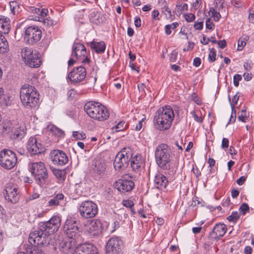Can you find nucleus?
<instances>
[{
    "label": "nucleus",
    "instance_id": "1",
    "mask_svg": "<svg viewBox=\"0 0 254 254\" xmlns=\"http://www.w3.org/2000/svg\"><path fill=\"white\" fill-rule=\"evenodd\" d=\"M156 163L161 169L169 171L172 174L176 172V167L173 163V154L171 148L166 144L157 146L155 150Z\"/></svg>",
    "mask_w": 254,
    "mask_h": 254
},
{
    "label": "nucleus",
    "instance_id": "2",
    "mask_svg": "<svg viewBox=\"0 0 254 254\" xmlns=\"http://www.w3.org/2000/svg\"><path fill=\"white\" fill-rule=\"evenodd\" d=\"M174 116V111L170 106H166L158 110L154 119L156 128L160 130L169 129L171 126Z\"/></svg>",
    "mask_w": 254,
    "mask_h": 254
},
{
    "label": "nucleus",
    "instance_id": "3",
    "mask_svg": "<svg viewBox=\"0 0 254 254\" xmlns=\"http://www.w3.org/2000/svg\"><path fill=\"white\" fill-rule=\"evenodd\" d=\"M84 110L91 119L98 121H104L110 116L108 110L100 103L90 101L84 106Z\"/></svg>",
    "mask_w": 254,
    "mask_h": 254
},
{
    "label": "nucleus",
    "instance_id": "4",
    "mask_svg": "<svg viewBox=\"0 0 254 254\" xmlns=\"http://www.w3.org/2000/svg\"><path fill=\"white\" fill-rule=\"evenodd\" d=\"M20 100L26 107L34 108L39 103V94L36 89L29 84L23 85L20 89Z\"/></svg>",
    "mask_w": 254,
    "mask_h": 254
},
{
    "label": "nucleus",
    "instance_id": "5",
    "mask_svg": "<svg viewBox=\"0 0 254 254\" xmlns=\"http://www.w3.org/2000/svg\"><path fill=\"white\" fill-rule=\"evenodd\" d=\"M29 170L37 184L42 186L45 185L48 180V173L44 163L36 162L30 163Z\"/></svg>",
    "mask_w": 254,
    "mask_h": 254
},
{
    "label": "nucleus",
    "instance_id": "6",
    "mask_svg": "<svg viewBox=\"0 0 254 254\" xmlns=\"http://www.w3.org/2000/svg\"><path fill=\"white\" fill-rule=\"evenodd\" d=\"M20 56L22 61L30 67H38L41 64V55L32 48L24 47L21 49Z\"/></svg>",
    "mask_w": 254,
    "mask_h": 254
},
{
    "label": "nucleus",
    "instance_id": "7",
    "mask_svg": "<svg viewBox=\"0 0 254 254\" xmlns=\"http://www.w3.org/2000/svg\"><path fill=\"white\" fill-rule=\"evenodd\" d=\"M133 152L130 147H125L122 149L116 155L114 166L116 170H119L127 166L130 159L131 158Z\"/></svg>",
    "mask_w": 254,
    "mask_h": 254
},
{
    "label": "nucleus",
    "instance_id": "8",
    "mask_svg": "<svg viewBox=\"0 0 254 254\" xmlns=\"http://www.w3.org/2000/svg\"><path fill=\"white\" fill-rule=\"evenodd\" d=\"M89 53L86 50L84 45L79 43L73 44L72 48L71 57L83 64H88Z\"/></svg>",
    "mask_w": 254,
    "mask_h": 254
},
{
    "label": "nucleus",
    "instance_id": "9",
    "mask_svg": "<svg viewBox=\"0 0 254 254\" xmlns=\"http://www.w3.org/2000/svg\"><path fill=\"white\" fill-rule=\"evenodd\" d=\"M61 218L59 216H53L49 221L42 222L39 224V228L48 234V236L57 232L61 226Z\"/></svg>",
    "mask_w": 254,
    "mask_h": 254
},
{
    "label": "nucleus",
    "instance_id": "10",
    "mask_svg": "<svg viewBox=\"0 0 254 254\" xmlns=\"http://www.w3.org/2000/svg\"><path fill=\"white\" fill-rule=\"evenodd\" d=\"M78 210L80 215L85 218L94 217L98 212L97 204L89 200L84 201L80 204Z\"/></svg>",
    "mask_w": 254,
    "mask_h": 254
},
{
    "label": "nucleus",
    "instance_id": "11",
    "mask_svg": "<svg viewBox=\"0 0 254 254\" xmlns=\"http://www.w3.org/2000/svg\"><path fill=\"white\" fill-rule=\"evenodd\" d=\"M17 162L15 154L12 151L4 149L0 152V165L6 169L14 167Z\"/></svg>",
    "mask_w": 254,
    "mask_h": 254
},
{
    "label": "nucleus",
    "instance_id": "12",
    "mask_svg": "<svg viewBox=\"0 0 254 254\" xmlns=\"http://www.w3.org/2000/svg\"><path fill=\"white\" fill-rule=\"evenodd\" d=\"M64 232L69 238L75 239L80 235V231L77 221L71 217H68L64 225Z\"/></svg>",
    "mask_w": 254,
    "mask_h": 254
},
{
    "label": "nucleus",
    "instance_id": "13",
    "mask_svg": "<svg viewBox=\"0 0 254 254\" xmlns=\"http://www.w3.org/2000/svg\"><path fill=\"white\" fill-rule=\"evenodd\" d=\"M48 236L44 230H42L38 227V230L30 234L28 241L32 245L43 246L45 244L49 243Z\"/></svg>",
    "mask_w": 254,
    "mask_h": 254
},
{
    "label": "nucleus",
    "instance_id": "14",
    "mask_svg": "<svg viewBox=\"0 0 254 254\" xmlns=\"http://www.w3.org/2000/svg\"><path fill=\"white\" fill-rule=\"evenodd\" d=\"M42 31L36 26H29L26 29L24 40L29 44H33L38 42L41 38Z\"/></svg>",
    "mask_w": 254,
    "mask_h": 254
},
{
    "label": "nucleus",
    "instance_id": "15",
    "mask_svg": "<svg viewBox=\"0 0 254 254\" xmlns=\"http://www.w3.org/2000/svg\"><path fill=\"white\" fill-rule=\"evenodd\" d=\"M123 247V241L117 237H113L107 244V254H118Z\"/></svg>",
    "mask_w": 254,
    "mask_h": 254
},
{
    "label": "nucleus",
    "instance_id": "16",
    "mask_svg": "<svg viewBox=\"0 0 254 254\" xmlns=\"http://www.w3.org/2000/svg\"><path fill=\"white\" fill-rule=\"evenodd\" d=\"M86 75V70L84 67L80 66L74 68L68 74V78L73 83L82 81Z\"/></svg>",
    "mask_w": 254,
    "mask_h": 254
},
{
    "label": "nucleus",
    "instance_id": "17",
    "mask_svg": "<svg viewBox=\"0 0 254 254\" xmlns=\"http://www.w3.org/2000/svg\"><path fill=\"white\" fill-rule=\"evenodd\" d=\"M5 190V198L13 203H16L19 197L18 188L16 185L8 184L7 185Z\"/></svg>",
    "mask_w": 254,
    "mask_h": 254
},
{
    "label": "nucleus",
    "instance_id": "18",
    "mask_svg": "<svg viewBox=\"0 0 254 254\" xmlns=\"http://www.w3.org/2000/svg\"><path fill=\"white\" fill-rule=\"evenodd\" d=\"M27 148L32 155L41 153L44 151V148L38 139L35 136L29 138L27 144Z\"/></svg>",
    "mask_w": 254,
    "mask_h": 254
},
{
    "label": "nucleus",
    "instance_id": "19",
    "mask_svg": "<svg viewBox=\"0 0 254 254\" xmlns=\"http://www.w3.org/2000/svg\"><path fill=\"white\" fill-rule=\"evenodd\" d=\"M76 245L75 239L68 238L63 240L61 242L59 249L63 254H69L75 251Z\"/></svg>",
    "mask_w": 254,
    "mask_h": 254
},
{
    "label": "nucleus",
    "instance_id": "20",
    "mask_svg": "<svg viewBox=\"0 0 254 254\" xmlns=\"http://www.w3.org/2000/svg\"><path fill=\"white\" fill-rule=\"evenodd\" d=\"M51 158L54 164L64 165L67 163L68 159L66 154L63 151L55 150L51 153Z\"/></svg>",
    "mask_w": 254,
    "mask_h": 254
},
{
    "label": "nucleus",
    "instance_id": "21",
    "mask_svg": "<svg viewBox=\"0 0 254 254\" xmlns=\"http://www.w3.org/2000/svg\"><path fill=\"white\" fill-rule=\"evenodd\" d=\"M102 224L98 220H93L85 225V231L91 235L95 236L102 232Z\"/></svg>",
    "mask_w": 254,
    "mask_h": 254
},
{
    "label": "nucleus",
    "instance_id": "22",
    "mask_svg": "<svg viewBox=\"0 0 254 254\" xmlns=\"http://www.w3.org/2000/svg\"><path fill=\"white\" fill-rule=\"evenodd\" d=\"M73 254H98L97 249L91 244L85 243L78 246Z\"/></svg>",
    "mask_w": 254,
    "mask_h": 254
},
{
    "label": "nucleus",
    "instance_id": "23",
    "mask_svg": "<svg viewBox=\"0 0 254 254\" xmlns=\"http://www.w3.org/2000/svg\"><path fill=\"white\" fill-rule=\"evenodd\" d=\"M134 186L133 181L124 179H119L115 184V188L123 193L130 191Z\"/></svg>",
    "mask_w": 254,
    "mask_h": 254
},
{
    "label": "nucleus",
    "instance_id": "24",
    "mask_svg": "<svg viewBox=\"0 0 254 254\" xmlns=\"http://www.w3.org/2000/svg\"><path fill=\"white\" fill-rule=\"evenodd\" d=\"M106 164L104 163H96L93 168L91 175L93 178L96 181L101 179L105 175Z\"/></svg>",
    "mask_w": 254,
    "mask_h": 254
},
{
    "label": "nucleus",
    "instance_id": "25",
    "mask_svg": "<svg viewBox=\"0 0 254 254\" xmlns=\"http://www.w3.org/2000/svg\"><path fill=\"white\" fill-rule=\"evenodd\" d=\"M130 160V165L132 169L136 172L139 171L144 165V159L139 154L132 155Z\"/></svg>",
    "mask_w": 254,
    "mask_h": 254
},
{
    "label": "nucleus",
    "instance_id": "26",
    "mask_svg": "<svg viewBox=\"0 0 254 254\" xmlns=\"http://www.w3.org/2000/svg\"><path fill=\"white\" fill-rule=\"evenodd\" d=\"M154 182L156 187L159 189H165L168 183L167 178L160 173L156 175Z\"/></svg>",
    "mask_w": 254,
    "mask_h": 254
},
{
    "label": "nucleus",
    "instance_id": "27",
    "mask_svg": "<svg viewBox=\"0 0 254 254\" xmlns=\"http://www.w3.org/2000/svg\"><path fill=\"white\" fill-rule=\"evenodd\" d=\"M10 19L4 16L0 15V33L7 34L10 29Z\"/></svg>",
    "mask_w": 254,
    "mask_h": 254
},
{
    "label": "nucleus",
    "instance_id": "28",
    "mask_svg": "<svg viewBox=\"0 0 254 254\" xmlns=\"http://www.w3.org/2000/svg\"><path fill=\"white\" fill-rule=\"evenodd\" d=\"M227 230V227L224 224H216L213 228V234L216 238L223 237Z\"/></svg>",
    "mask_w": 254,
    "mask_h": 254
},
{
    "label": "nucleus",
    "instance_id": "29",
    "mask_svg": "<svg viewBox=\"0 0 254 254\" xmlns=\"http://www.w3.org/2000/svg\"><path fill=\"white\" fill-rule=\"evenodd\" d=\"M12 123L8 120H5L0 124V132L2 133H7L12 131L13 128Z\"/></svg>",
    "mask_w": 254,
    "mask_h": 254
},
{
    "label": "nucleus",
    "instance_id": "30",
    "mask_svg": "<svg viewBox=\"0 0 254 254\" xmlns=\"http://www.w3.org/2000/svg\"><path fill=\"white\" fill-rule=\"evenodd\" d=\"M90 47L97 53H103L105 50L106 45L104 42H92L90 43Z\"/></svg>",
    "mask_w": 254,
    "mask_h": 254
},
{
    "label": "nucleus",
    "instance_id": "31",
    "mask_svg": "<svg viewBox=\"0 0 254 254\" xmlns=\"http://www.w3.org/2000/svg\"><path fill=\"white\" fill-rule=\"evenodd\" d=\"M12 132L13 133V138L14 139H21L24 136L26 133L24 127H19V125H16L14 127V130L12 129Z\"/></svg>",
    "mask_w": 254,
    "mask_h": 254
},
{
    "label": "nucleus",
    "instance_id": "32",
    "mask_svg": "<svg viewBox=\"0 0 254 254\" xmlns=\"http://www.w3.org/2000/svg\"><path fill=\"white\" fill-rule=\"evenodd\" d=\"M64 195L62 193H59L51 199L48 202V206L55 207L60 204V202L63 200Z\"/></svg>",
    "mask_w": 254,
    "mask_h": 254
},
{
    "label": "nucleus",
    "instance_id": "33",
    "mask_svg": "<svg viewBox=\"0 0 254 254\" xmlns=\"http://www.w3.org/2000/svg\"><path fill=\"white\" fill-rule=\"evenodd\" d=\"M10 10L13 14H18L21 11L22 6L18 1L14 0L9 2Z\"/></svg>",
    "mask_w": 254,
    "mask_h": 254
},
{
    "label": "nucleus",
    "instance_id": "34",
    "mask_svg": "<svg viewBox=\"0 0 254 254\" xmlns=\"http://www.w3.org/2000/svg\"><path fill=\"white\" fill-rule=\"evenodd\" d=\"M47 128L48 130L56 136L58 137H62L64 136V133L63 130L54 125H48Z\"/></svg>",
    "mask_w": 254,
    "mask_h": 254
},
{
    "label": "nucleus",
    "instance_id": "35",
    "mask_svg": "<svg viewBox=\"0 0 254 254\" xmlns=\"http://www.w3.org/2000/svg\"><path fill=\"white\" fill-rule=\"evenodd\" d=\"M48 13L49 11L48 9L43 8L41 10H40L39 14L35 16L34 17L30 18V19L42 22L46 19L45 17L48 15Z\"/></svg>",
    "mask_w": 254,
    "mask_h": 254
},
{
    "label": "nucleus",
    "instance_id": "36",
    "mask_svg": "<svg viewBox=\"0 0 254 254\" xmlns=\"http://www.w3.org/2000/svg\"><path fill=\"white\" fill-rule=\"evenodd\" d=\"M188 5L186 3L179 0L177 2L175 10L177 15H180L184 11L188 10Z\"/></svg>",
    "mask_w": 254,
    "mask_h": 254
},
{
    "label": "nucleus",
    "instance_id": "37",
    "mask_svg": "<svg viewBox=\"0 0 254 254\" xmlns=\"http://www.w3.org/2000/svg\"><path fill=\"white\" fill-rule=\"evenodd\" d=\"M8 49V43L5 37L0 33V53H5Z\"/></svg>",
    "mask_w": 254,
    "mask_h": 254
},
{
    "label": "nucleus",
    "instance_id": "38",
    "mask_svg": "<svg viewBox=\"0 0 254 254\" xmlns=\"http://www.w3.org/2000/svg\"><path fill=\"white\" fill-rule=\"evenodd\" d=\"M126 124L125 122H120L117 125L112 128V132L116 133L118 131H122L126 128Z\"/></svg>",
    "mask_w": 254,
    "mask_h": 254
},
{
    "label": "nucleus",
    "instance_id": "39",
    "mask_svg": "<svg viewBox=\"0 0 254 254\" xmlns=\"http://www.w3.org/2000/svg\"><path fill=\"white\" fill-rule=\"evenodd\" d=\"M178 25L179 24L177 22H173L171 24L166 25L165 26V33L168 35L171 34V29L175 30Z\"/></svg>",
    "mask_w": 254,
    "mask_h": 254
},
{
    "label": "nucleus",
    "instance_id": "40",
    "mask_svg": "<svg viewBox=\"0 0 254 254\" xmlns=\"http://www.w3.org/2000/svg\"><path fill=\"white\" fill-rule=\"evenodd\" d=\"M53 172L57 179L60 180H64V179L65 172L64 170L55 169L53 170Z\"/></svg>",
    "mask_w": 254,
    "mask_h": 254
},
{
    "label": "nucleus",
    "instance_id": "41",
    "mask_svg": "<svg viewBox=\"0 0 254 254\" xmlns=\"http://www.w3.org/2000/svg\"><path fill=\"white\" fill-rule=\"evenodd\" d=\"M209 14L211 15L215 21H218L221 17L219 12H217L214 8L210 9Z\"/></svg>",
    "mask_w": 254,
    "mask_h": 254
},
{
    "label": "nucleus",
    "instance_id": "42",
    "mask_svg": "<svg viewBox=\"0 0 254 254\" xmlns=\"http://www.w3.org/2000/svg\"><path fill=\"white\" fill-rule=\"evenodd\" d=\"M239 217H240V215H239V213L238 212L236 211V212H232L231 215L227 217V219L229 221L235 222L238 220Z\"/></svg>",
    "mask_w": 254,
    "mask_h": 254
},
{
    "label": "nucleus",
    "instance_id": "43",
    "mask_svg": "<svg viewBox=\"0 0 254 254\" xmlns=\"http://www.w3.org/2000/svg\"><path fill=\"white\" fill-rule=\"evenodd\" d=\"M73 136L79 140H82L86 138V135L83 132H79L78 131H74L73 132Z\"/></svg>",
    "mask_w": 254,
    "mask_h": 254
},
{
    "label": "nucleus",
    "instance_id": "44",
    "mask_svg": "<svg viewBox=\"0 0 254 254\" xmlns=\"http://www.w3.org/2000/svg\"><path fill=\"white\" fill-rule=\"evenodd\" d=\"M178 52L177 50H174L169 55V60L171 62H175L177 61Z\"/></svg>",
    "mask_w": 254,
    "mask_h": 254
},
{
    "label": "nucleus",
    "instance_id": "45",
    "mask_svg": "<svg viewBox=\"0 0 254 254\" xmlns=\"http://www.w3.org/2000/svg\"><path fill=\"white\" fill-rule=\"evenodd\" d=\"M242 79V76L238 74H236L233 77V83L234 85L236 87H238L239 84V81Z\"/></svg>",
    "mask_w": 254,
    "mask_h": 254
},
{
    "label": "nucleus",
    "instance_id": "46",
    "mask_svg": "<svg viewBox=\"0 0 254 254\" xmlns=\"http://www.w3.org/2000/svg\"><path fill=\"white\" fill-rule=\"evenodd\" d=\"M249 209V205L245 203H242L240 208L239 210L241 213H242L243 215L245 214L246 212L248 211Z\"/></svg>",
    "mask_w": 254,
    "mask_h": 254
},
{
    "label": "nucleus",
    "instance_id": "47",
    "mask_svg": "<svg viewBox=\"0 0 254 254\" xmlns=\"http://www.w3.org/2000/svg\"><path fill=\"white\" fill-rule=\"evenodd\" d=\"M216 57V52L214 49H211L210 50L209 54L208 55V59L210 62H214Z\"/></svg>",
    "mask_w": 254,
    "mask_h": 254
},
{
    "label": "nucleus",
    "instance_id": "48",
    "mask_svg": "<svg viewBox=\"0 0 254 254\" xmlns=\"http://www.w3.org/2000/svg\"><path fill=\"white\" fill-rule=\"evenodd\" d=\"M247 119V112L245 110H242L241 114L238 116V119L240 121L245 122Z\"/></svg>",
    "mask_w": 254,
    "mask_h": 254
},
{
    "label": "nucleus",
    "instance_id": "49",
    "mask_svg": "<svg viewBox=\"0 0 254 254\" xmlns=\"http://www.w3.org/2000/svg\"><path fill=\"white\" fill-rule=\"evenodd\" d=\"M185 19L187 22H192L194 20L195 16L192 13H187L184 15Z\"/></svg>",
    "mask_w": 254,
    "mask_h": 254
},
{
    "label": "nucleus",
    "instance_id": "50",
    "mask_svg": "<svg viewBox=\"0 0 254 254\" xmlns=\"http://www.w3.org/2000/svg\"><path fill=\"white\" fill-rule=\"evenodd\" d=\"M229 141L227 138H223L222 140L221 147L224 150H226L229 147Z\"/></svg>",
    "mask_w": 254,
    "mask_h": 254
},
{
    "label": "nucleus",
    "instance_id": "51",
    "mask_svg": "<svg viewBox=\"0 0 254 254\" xmlns=\"http://www.w3.org/2000/svg\"><path fill=\"white\" fill-rule=\"evenodd\" d=\"M45 25H47L48 26H52L56 24V22L52 19H51L50 17L46 18L43 21H42Z\"/></svg>",
    "mask_w": 254,
    "mask_h": 254
},
{
    "label": "nucleus",
    "instance_id": "52",
    "mask_svg": "<svg viewBox=\"0 0 254 254\" xmlns=\"http://www.w3.org/2000/svg\"><path fill=\"white\" fill-rule=\"evenodd\" d=\"M123 205L127 207L131 208L134 205L133 202L131 200H125L123 201Z\"/></svg>",
    "mask_w": 254,
    "mask_h": 254
},
{
    "label": "nucleus",
    "instance_id": "53",
    "mask_svg": "<svg viewBox=\"0 0 254 254\" xmlns=\"http://www.w3.org/2000/svg\"><path fill=\"white\" fill-rule=\"evenodd\" d=\"M27 10L32 13L37 14V15L39 14L40 12V8L35 7V6L28 7Z\"/></svg>",
    "mask_w": 254,
    "mask_h": 254
},
{
    "label": "nucleus",
    "instance_id": "54",
    "mask_svg": "<svg viewBox=\"0 0 254 254\" xmlns=\"http://www.w3.org/2000/svg\"><path fill=\"white\" fill-rule=\"evenodd\" d=\"M205 25L206 28L209 30H212L214 27L213 22L209 18L206 20Z\"/></svg>",
    "mask_w": 254,
    "mask_h": 254
},
{
    "label": "nucleus",
    "instance_id": "55",
    "mask_svg": "<svg viewBox=\"0 0 254 254\" xmlns=\"http://www.w3.org/2000/svg\"><path fill=\"white\" fill-rule=\"evenodd\" d=\"M246 43H245L244 41L241 40V39H239L238 41V48L237 50L238 51H241L244 47L246 46Z\"/></svg>",
    "mask_w": 254,
    "mask_h": 254
},
{
    "label": "nucleus",
    "instance_id": "56",
    "mask_svg": "<svg viewBox=\"0 0 254 254\" xmlns=\"http://www.w3.org/2000/svg\"><path fill=\"white\" fill-rule=\"evenodd\" d=\"M232 109V113H231V116L230 119V122H234L236 120V111L235 109V108H231Z\"/></svg>",
    "mask_w": 254,
    "mask_h": 254
},
{
    "label": "nucleus",
    "instance_id": "57",
    "mask_svg": "<svg viewBox=\"0 0 254 254\" xmlns=\"http://www.w3.org/2000/svg\"><path fill=\"white\" fill-rule=\"evenodd\" d=\"M203 22H195L194 23V28L196 30H201L203 28Z\"/></svg>",
    "mask_w": 254,
    "mask_h": 254
},
{
    "label": "nucleus",
    "instance_id": "58",
    "mask_svg": "<svg viewBox=\"0 0 254 254\" xmlns=\"http://www.w3.org/2000/svg\"><path fill=\"white\" fill-rule=\"evenodd\" d=\"M231 2L237 7H240L243 6V3L240 0H231Z\"/></svg>",
    "mask_w": 254,
    "mask_h": 254
},
{
    "label": "nucleus",
    "instance_id": "59",
    "mask_svg": "<svg viewBox=\"0 0 254 254\" xmlns=\"http://www.w3.org/2000/svg\"><path fill=\"white\" fill-rule=\"evenodd\" d=\"M112 228H113V229L110 230L111 232H114L117 228H118L120 226V223L119 222L116 221L114 222L112 224L111 226Z\"/></svg>",
    "mask_w": 254,
    "mask_h": 254
},
{
    "label": "nucleus",
    "instance_id": "60",
    "mask_svg": "<svg viewBox=\"0 0 254 254\" xmlns=\"http://www.w3.org/2000/svg\"><path fill=\"white\" fill-rule=\"evenodd\" d=\"M238 100H239V96H238L237 95H235L232 99V102H230V105H231V108H232V105H233V107L235 108V105H236L237 104V102H238Z\"/></svg>",
    "mask_w": 254,
    "mask_h": 254
},
{
    "label": "nucleus",
    "instance_id": "61",
    "mask_svg": "<svg viewBox=\"0 0 254 254\" xmlns=\"http://www.w3.org/2000/svg\"><path fill=\"white\" fill-rule=\"evenodd\" d=\"M165 14L166 15V17H167L168 18L172 19V15L171 14V11L170 9L168 7H165V10L164 11Z\"/></svg>",
    "mask_w": 254,
    "mask_h": 254
},
{
    "label": "nucleus",
    "instance_id": "62",
    "mask_svg": "<svg viewBox=\"0 0 254 254\" xmlns=\"http://www.w3.org/2000/svg\"><path fill=\"white\" fill-rule=\"evenodd\" d=\"M138 90L140 92L145 93V89L146 88L144 83H139L137 85Z\"/></svg>",
    "mask_w": 254,
    "mask_h": 254
},
{
    "label": "nucleus",
    "instance_id": "63",
    "mask_svg": "<svg viewBox=\"0 0 254 254\" xmlns=\"http://www.w3.org/2000/svg\"><path fill=\"white\" fill-rule=\"evenodd\" d=\"M201 60L199 58H195L193 60V64L196 67H198L200 65Z\"/></svg>",
    "mask_w": 254,
    "mask_h": 254
},
{
    "label": "nucleus",
    "instance_id": "64",
    "mask_svg": "<svg viewBox=\"0 0 254 254\" xmlns=\"http://www.w3.org/2000/svg\"><path fill=\"white\" fill-rule=\"evenodd\" d=\"M29 254H44L42 251L39 248H36L31 251Z\"/></svg>",
    "mask_w": 254,
    "mask_h": 254
}]
</instances>
